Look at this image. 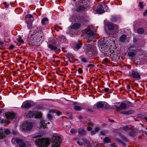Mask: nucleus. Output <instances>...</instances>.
<instances>
[{
    "label": "nucleus",
    "instance_id": "052dcab7",
    "mask_svg": "<svg viewBox=\"0 0 147 147\" xmlns=\"http://www.w3.org/2000/svg\"><path fill=\"white\" fill-rule=\"evenodd\" d=\"M109 122H113L114 121L113 120H111V119H109Z\"/></svg>",
    "mask_w": 147,
    "mask_h": 147
},
{
    "label": "nucleus",
    "instance_id": "72a5a7b5",
    "mask_svg": "<svg viewBox=\"0 0 147 147\" xmlns=\"http://www.w3.org/2000/svg\"><path fill=\"white\" fill-rule=\"evenodd\" d=\"M127 111L129 115L133 113L134 112V111L133 110H129Z\"/></svg>",
    "mask_w": 147,
    "mask_h": 147
},
{
    "label": "nucleus",
    "instance_id": "c85d7f7f",
    "mask_svg": "<svg viewBox=\"0 0 147 147\" xmlns=\"http://www.w3.org/2000/svg\"><path fill=\"white\" fill-rule=\"evenodd\" d=\"M18 37V42L21 43H23L24 42V41L22 39L21 37L20 36H19Z\"/></svg>",
    "mask_w": 147,
    "mask_h": 147
},
{
    "label": "nucleus",
    "instance_id": "603ef678",
    "mask_svg": "<svg viewBox=\"0 0 147 147\" xmlns=\"http://www.w3.org/2000/svg\"><path fill=\"white\" fill-rule=\"evenodd\" d=\"M100 134L102 135H105V132L104 131H102L100 132Z\"/></svg>",
    "mask_w": 147,
    "mask_h": 147
},
{
    "label": "nucleus",
    "instance_id": "e2e57ef3",
    "mask_svg": "<svg viewBox=\"0 0 147 147\" xmlns=\"http://www.w3.org/2000/svg\"><path fill=\"white\" fill-rule=\"evenodd\" d=\"M61 38L63 39H64V37L63 36H61Z\"/></svg>",
    "mask_w": 147,
    "mask_h": 147
},
{
    "label": "nucleus",
    "instance_id": "1a4fd4ad",
    "mask_svg": "<svg viewBox=\"0 0 147 147\" xmlns=\"http://www.w3.org/2000/svg\"><path fill=\"white\" fill-rule=\"evenodd\" d=\"M33 34L35 35V38L36 40H40L43 39V34L41 32H39L37 31H35L33 32Z\"/></svg>",
    "mask_w": 147,
    "mask_h": 147
},
{
    "label": "nucleus",
    "instance_id": "f257e3e1",
    "mask_svg": "<svg viewBox=\"0 0 147 147\" xmlns=\"http://www.w3.org/2000/svg\"><path fill=\"white\" fill-rule=\"evenodd\" d=\"M35 143L39 147H47L50 144L49 139L46 138L36 139L35 140Z\"/></svg>",
    "mask_w": 147,
    "mask_h": 147
},
{
    "label": "nucleus",
    "instance_id": "dca6fc26",
    "mask_svg": "<svg viewBox=\"0 0 147 147\" xmlns=\"http://www.w3.org/2000/svg\"><path fill=\"white\" fill-rule=\"evenodd\" d=\"M86 49L89 51H90L92 50H94L95 49V46L94 43L92 44H88L87 45Z\"/></svg>",
    "mask_w": 147,
    "mask_h": 147
},
{
    "label": "nucleus",
    "instance_id": "ea45409f",
    "mask_svg": "<svg viewBox=\"0 0 147 147\" xmlns=\"http://www.w3.org/2000/svg\"><path fill=\"white\" fill-rule=\"evenodd\" d=\"M47 117L49 120H51L52 119V117L50 114H49L47 115Z\"/></svg>",
    "mask_w": 147,
    "mask_h": 147
},
{
    "label": "nucleus",
    "instance_id": "bf43d9fd",
    "mask_svg": "<svg viewBox=\"0 0 147 147\" xmlns=\"http://www.w3.org/2000/svg\"><path fill=\"white\" fill-rule=\"evenodd\" d=\"M126 88L127 89H129L130 88V87L129 85H127L126 86Z\"/></svg>",
    "mask_w": 147,
    "mask_h": 147
},
{
    "label": "nucleus",
    "instance_id": "412c9836",
    "mask_svg": "<svg viewBox=\"0 0 147 147\" xmlns=\"http://www.w3.org/2000/svg\"><path fill=\"white\" fill-rule=\"evenodd\" d=\"M86 7L84 5H80L78 6L76 9V10L78 11L84 10Z\"/></svg>",
    "mask_w": 147,
    "mask_h": 147
},
{
    "label": "nucleus",
    "instance_id": "4c0bfd02",
    "mask_svg": "<svg viewBox=\"0 0 147 147\" xmlns=\"http://www.w3.org/2000/svg\"><path fill=\"white\" fill-rule=\"evenodd\" d=\"M82 62L85 63L86 62L88 61V59L86 58H83L81 59Z\"/></svg>",
    "mask_w": 147,
    "mask_h": 147
},
{
    "label": "nucleus",
    "instance_id": "09e8293b",
    "mask_svg": "<svg viewBox=\"0 0 147 147\" xmlns=\"http://www.w3.org/2000/svg\"><path fill=\"white\" fill-rule=\"evenodd\" d=\"M62 113L61 112H60L59 111H57L56 112V114L57 116H59L61 115Z\"/></svg>",
    "mask_w": 147,
    "mask_h": 147
},
{
    "label": "nucleus",
    "instance_id": "c9c22d12",
    "mask_svg": "<svg viewBox=\"0 0 147 147\" xmlns=\"http://www.w3.org/2000/svg\"><path fill=\"white\" fill-rule=\"evenodd\" d=\"M9 48L10 50H12L15 48V46L11 44L9 46Z\"/></svg>",
    "mask_w": 147,
    "mask_h": 147
},
{
    "label": "nucleus",
    "instance_id": "3c124183",
    "mask_svg": "<svg viewBox=\"0 0 147 147\" xmlns=\"http://www.w3.org/2000/svg\"><path fill=\"white\" fill-rule=\"evenodd\" d=\"M87 130L88 131H90L92 130V128L90 127H87Z\"/></svg>",
    "mask_w": 147,
    "mask_h": 147
},
{
    "label": "nucleus",
    "instance_id": "bb28decb",
    "mask_svg": "<svg viewBox=\"0 0 147 147\" xmlns=\"http://www.w3.org/2000/svg\"><path fill=\"white\" fill-rule=\"evenodd\" d=\"M74 109L76 111H79L81 110V107L77 105H75L74 107Z\"/></svg>",
    "mask_w": 147,
    "mask_h": 147
},
{
    "label": "nucleus",
    "instance_id": "a878e982",
    "mask_svg": "<svg viewBox=\"0 0 147 147\" xmlns=\"http://www.w3.org/2000/svg\"><path fill=\"white\" fill-rule=\"evenodd\" d=\"M82 44L81 43H77L76 45V49L77 50H78L82 47Z\"/></svg>",
    "mask_w": 147,
    "mask_h": 147
},
{
    "label": "nucleus",
    "instance_id": "774afa93",
    "mask_svg": "<svg viewBox=\"0 0 147 147\" xmlns=\"http://www.w3.org/2000/svg\"><path fill=\"white\" fill-rule=\"evenodd\" d=\"M145 134L147 136V132L145 133Z\"/></svg>",
    "mask_w": 147,
    "mask_h": 147
},
{
    "label": "nucleus",
    "instance_id": "58836bf2",
    "mask_svg": "<svg viewBox=\"0 0 147 147\" xmlns=\"http://www.w3.org/2000/svg\"><path fill=\"white\" fill-rule=\"evenodd\" d=\"M121 113L126 115H129L128 112L127 111H123L121 112Z\"/></svg>",
    "mask_w": 147,
    "mask_h": 147
},
{
    "label": "nucleus",
    "instance_id": "f3484780",
    "mask_svg": "<svg viewBox=\"0 0 147 147\" xmlns=\"http://www.w3.org/2000/svg\"><path fill=\"white\" fill-rule=\"evenodd\" d=\"M120 56L119 54H114L112 57V60L115 61H117L120 59Z\"/></svg>",
    "mask_w": 147,
    "mask_h": 147
},
{
    "label": "nucleus",
    "instance_id": "39448f33",
    "mask_svg": "<svg viewBox=\"0 0 147 147\" xmlns=\"http://www.w3.org/2000/svg\"><path fill=\"white\" fill-rule=\"evenodd\" d=\"M108 29L111 32L109 34H114L118 29V27L114 24H110L108 25Z\"/></svg>",
    "mask_w": 147,
    "mask_h": 147
},
{
    "label": "nucleus",
    "instance_id": "4d7b16f0",
    "mask_svg": "<svg viewBox=\"0 0 147 147\" xmlns=\"http://www.w3.org/2000/svg\"><path fill=\"white\" fill-rule=\"evenodd\" d=\"M41 136H40L39 135H37V136H34V137H33V138H38V137H40Z\"/></svg>",
    "mask_w": 147,
    "mask_h": 147
},
{
    "label": "nucleus",
    "instance_id": "de8ad7c7",
    "mask_svg": "<svg viewBox=\"0 0 147 147\" xmlns=\"http://www.w3.org/2000/svg\"><path fill=\"white\" fill-rule=\"evenodd\" d=\"M26 18H32V16L31 14H28L26 16Z\"/></svg>",
    "mask_w": 147,
    "mask_h": 147
},
{
    "label": "nucleus",
    "instance_id": "4468645a",
    "mask_svg": "<svg viewBox=\"0 0 147 147\" xmlns=\"http://www.w3.org/2000/svg\"><path fill=\"white\" fill-rule=\"evenodd\" d=\"M5 116L8 119H12L15 117V114L13 113L7 112L5 114Z\"/></svg>",
    "mask_w": 147,
    "mask_h": 147
},
{
    "label": "nucleus",
    "instance_id": "c03bdc74",
    "mask_svg": "<svg viewBox=\"0 0 147 147\" xmlns=\"http://www.w3.org/2000/svg\"><path fill=\"white\" fill-rule=\"evenodd\" d=\"M139 6L141 9L143 8V3L142 2H140L139 4Z\"/></svg>",
    "mask_w": 147,
    "mask_h": 147
},
{
    "label": "nucleus",
    "instance_id": "b1692460",
    "mask_svg": "<svg viewBox=\"0 0 147 147\" xmlns=\"http://www.w3.org/2000/svg\"><path fill=\"white\" fill-rule=\"evenodd\" d=\"M80 26L81 25L80 24L76 23L74 24L72 26V27L74 29H77L80 28Z\"/></svg>",
    "mask_w": 147,
    "mask_h": 147
},
{
    "label": "nucleus",
    "instance_id": "9d476101",
    "mask_svg": "<svg viewBox=\"0 0 147 147\" xmlns=\"http://www.w3.org/2000/svg\"><path fill=\"white\" fill-rule=\"evenodd\" d=\"M107 103L105 102H99L96 104L97 108H105L106 107Z\"/></svg>",
    "mask_w": 147,
    "mask_h": 147
},
{
    "label": "nucleus",
    "instance_id": "a211bd4d",
    "mask_svg": "<svg viewBox=\"0 0 147 147\" xmlns=\"http://www.w3.org/2000/svg\"><path fill=\"white\" fill-rule=\"evenodd\" d=\"M78 133L82 135H84L86 134V131L83 128H81L78 129Z\"/></svg>",
    "mask_w": 147,
    "mask_h": 147
},
{
    "label": "nucleus",
    "instance_id": "864d4df0",
    "mask_svg": "<svg viewBox=\"0 0 147 147\" xmlns=\"http://www.w3.org/2000/svg\"><path fill=\"white\" fill-rule=\"evenodd\" d=\"M91 135H93L94 134H96V131H95L92 130L91 131Z\"/></svg>",
    "mask_w": 147,
    "mask_h": 147
},
{
    "label": "nucleus",
    "instance_id": "6ab92c4d",
    "mask_svg": "<svg viewBox=\"0 0 147 147\" xmlns=\"http://www.w3.org/2000/svg\"><path fill=\"white\" fill-rule=\"evenodd\" d=\"M126 35L125 34L122 35L119 38V40L121 42H124L126 38Z\"/></svg>",
    "mask_w": 147,
    "mask_h": 147
},
{
    "label": "nucleus",
    "instance_id": "473e14b6",
    "mask_svg": "<svg viewBox=\"0 0 147 147\" xmlns=\"http://www.w3.org/2000/svg\"><path fill=\"white\" fill-rule=\"evenodd\" d=\"M5 137L4 134L0 131V139H3Z\"/></svg>",
    "mask_w": 147,
    "mask_h": 147
},
{
    "label": "nucleus",
    "instance_id": "6e6d98bb",
    "mask_svg": "<svg viewBox=\"0 0 147 147\" xmlns=\"http://www.w3.org/2000/svg\"><path fill=\"white\" fill-rule=\"evenodd\" d=\"M144 16H146L147 15V10L145 11L144 13Z\"/></svg>",
    "mask_w": 147,
    "mask_h": 147
},
{
    "label": "nucleus",
    "instance_id": "423d86ee",
    "mask_svg": "<svg viewBox=\"0 0 147 147\" xmlns=\"http://www.w3.org/2000/svg\"><path fill=\"white\" fill-rule=\"evenodd\" d=\"M15 141L19 147H26V145L22 139L19 138L13 139H12V141Z\"/></svg>",
    "mask_w": 147,
    "mask_h": 147
},
{
    "label": "nucleus",
    "instance_id": "0e129e2a",
    "mask_svg": "<svg viewBox=\"0 0 147 147\" xmlns=\"http://www.w3.org/2000/svg\"><path fill=\"white\" fill-rule=\"evenodd\" d=\"M2 24L0 22V27L2 26Z\"/></svg>",
    "mask_w": 147,
    "mask_h": 147
},
{
    "label": "nucleus",
    "instance_id": "37998d69",
    "mask_svg": "<svg viewBox=\"0 0 147 147\" xmlns=\"http://www.w3.org/2000/svg\"><path fill=\"white\" fill-rule=\"evenodd\" d=\"M121 138H122V140L124 141H128L127 138L123 136H121Z\"/></svg>",
    "mask_w": 147,
    "mask_h": 147
},
{
    "label": "nucleus",
    "instance_id": "338daca9",
    "mask_svg": "<svg viewBox=\"0 0 147 147\" xmlns=\"http://www.w3.org/2000/svg\"><path fill=\"white\" fill-rule=\"evenodd\" d=\"M121 143L124 145H125V144H124V143H123V142H121Z\"/></svg>",
    "mask_w": 147,
    "mask_h": 147
},
{
    "label": "nucleus",
    "instance_id": "393cba45",
    "mask_svg": "<svg viewBox=\"0 0 147 147\" xmlns=\"http://www.w3.org/2000/svg\"><path fill=\"white\" fill-rule=\"evenodd\" d=\"M144 32V30L143 28H140L138 29L137 30V32L140 34L143 33Z\"/></svg>",
    "mask_w": 147,
    "mask_h": 147
},
{
    "label": "nucleus",
    "instance_id": "5fc2aeb1",
    "mask_svg": "<svg viewBox=\"0 0 147 147\" xmlns=\"http://www.w3.org/2000/svg\"><path fill=\"white\" fill-rule=\"evenodd\" d=\"M111 146L113 147H117V146L115 143H113L112 144Z\"/></svg>",
    "mask_w": 147,
    "mask_h": 147
},
{
    "label": "nucleus",
    "instance_id": "ddd939ff",
    "mask_svg": "<svg viewBox=\"0 0 147 147\" xmlns=\"http://www.w3.org/2000/svg\"><path fill=\"white\" fill-rule=\"evenodd\" d=\"M32 106V104L31 102L25 101L23 103L22 107L23 108L28 109Z\"/></svg>",
    "mask_w": 147,
    "mask_h": 147
},
{
    "label": "nucleus",
    "instance_id": "f03ea898",
    "mask_svg": "<svg viewBox=\"0 0 147 147\" xmlns=\"http://www.w3.org/2000/svg\"><path fill=\"white\" fill-rule=\"evenodd\" d=\"M52 144L51 147H60L61 139L58 136H54L52 138Z\"/></svg>",
    "mask_w": 147,
    "mask_h": 147
},
{
    "label": "nucleus",
    "instance_id": "0eeeda50",
    "mask_svg": "<svg viewBox=\"0 0 147 147\" xmlns=\"http://www.w3.org/2000/svg\"><path fill=\"white\" fill-rule=\"evenodd\" d=\"M129 75L131 77L138 80H140L141 78L140 75L139 73L135 71H130Z\"/></svg>",
    "mask_w": 147,
    "mask_h": 147
},
{
    "label": "nucleus",
    "instance_id": "8fccbe9b",
    "mask_svg": "<svg viewBox=\"0 0 147 147\" xmlns=\"http://www.w3.org/2000/svg\"><path fill=\"white\" fill-rule=\"evenodd\" d=\"M109 88H105L103 90V91H105V92H108L109 91Z\"/></svg>",
    "mask_w": 147,
    "mask_h": 147
},
{
    "label": "nucleus",
    "instance_id": "e433bc0d",
    "mask_svg": "<svg viewBox=\"0 0 147 147\" xmlns=\"http://www.w3.org/2000/svg\"><path fill=\"white\" fill-rule=\"evenodd\" d=\"M70 132L72 133H75L76 132V130L75 129L72 128L71 129Z\"/></svg>",
    "mask_w": 147,
    "mask_h": 147
},
{
    "label": "nucleus",
    "instance_id": "4be33fe9",
    "mask_svg": "<svg viewBox=\"0 0 147 147\" xmlns=\"http://www.w3.org/2000/svg\"><path fill=\"white\" fill-rule=\"evenodd\" d=\"M48 47L51 50L53 51H55L57 49V47L52 44H50L48 45Z\"/></svg>",
    "mask_w": 147,
    "mask_h": 147
},
{
    "label": "nucleus",
    "instance_id": "680f3d73",
    "mask_svg": "<svg viewBox=\"0 0 147 147\" xmlns=\"http://www.w3.org/2000/svg\"><path fill=\"white\" fill-rule=\"evenodd\" d=\"M144 119L146 120V121L147 122V117H145Z\"/></svg>",
    "mask_w": 147,
    "mask_h": 147
},
{
    "label": "nucleus",
    "instance_id": "c756f323",
    "mask_svg": "<svg viewBox=\"0 0 147 147\" xmlns=\"http://www.w3.org/2000/svg\"><path fill=\"white\" fill-rule=\"evenodd\" d=\"M128 55L130 56H134L135 55V54L133 51H131L128 52Z\"/></svg>",
    "mask_w": 147,
    "mask_h": 147
},
{
    "label": "nucleus",
    "instance_id": "2f4dec72",
    "mask_svg": "<svg viewBox=\"0 0 147 147\" xmlns=\"http://www.w3.org/2000/svg\"><path fill=\"white\" fill-rule=\"evenodd\" d=\"M87 33L88 35H89L91 36H93L94 34L93 32L92 31H89L87 32Z\"/></svg>",
    "mask_w": 147,
    "mask_h": 147
},
{
    "label": "nucleus",
    "instance_id": "a18cd8bd",
    "mask_svg": "<svg viewBox=\"0 0 147 147\" xmlns=\"http://www.w3.org/2000/svg\"><path fill=\"white\" fill-rule=\"evenodd\" d=\"M78 71L79 74H81L83 72L82 69L80 68H79Z\"/></svg>",
    "mask_w": 147,
    "mask_h": 147
},
{
    "label": "nucleus",
    "instance_id": "13d9d810",
    "mask_svg": "<svg viewBox=\"0 0 147 147\" xmlns=\"http://www.w3.org/2000/svg\"><path fill=\"white\" fill-rule=\"evenodd\" d=\"M103 5H104V7H105V9H108V7L107 5H106L104 4Z\"/></svg>",
    "mask_w": 147,
    "mask_h": 147
},
{
    "label": "nucleus",
    "instance_id": "7c9ffc66",
    "mask_svg": "<svg viewBox=\"0 0 147 147\" xmlns=\"http://www.w3.org/2000/svg\"><path fill=\"white\" fill-rule=\"evenodd\" d=\"M102 62L104 63H106L109 62V59L107 58H105L103 60Z\"/></svg>",
    "mask_w": 147,
    "mask_h": 147
},
{
    "label": "nucleus",
    "instance_id": "cd10ccee",
    "mask_svg": "<svg viewBox=\"0 0 147 147\" xmlns=\"http://www.w3.org/2000/svg\"><path fill=\"white\" fill-rule=\"evenodd\" d=\"M103 141L104 142L107 143L110 142V140L108 137H106L104 138Z\"/></svg>",
    "mask_w": 147,
    "mask_h": 147
},
{
    "label": "nucleus",
    "instance_id": "69168bd1",
    "mask_svg": "<svg viewBox=\"0 0 147 147\" xmlns=\"http://www.w3.org/2000/svg\"><path fill=\"white\" fill-rule=\"evenodd\" d=\"M88 123L90 125H91V123L89 121V122H88Z\"/></svg>",
    "mask_w": 147,
    "mask_h": 147
},
{
    "label": "nucleus",
    "instance_id": "2eb2a0df",
    "mask_svg": "<svg viewBox=\"0 0 147 147\" xmlns=\"http://www.w3.org/2000/svg\"><path fill=\"white\" fill-rule=\"evenodd\" d=\"M40 127H42L43 128H45L46 127V125L47 124H49V122L47 123L46 121L45 120L41 119L40 122Z\"/></svg>",
    "mask_w": 147,
    "mask_h": 147
},
{
    "label": "nucleus",
    "instance_id": "7ed1b4c3",
    "mask_svg": "<svg viewBox=\"0 0 147 147\" xmlns=\"http://www.w3.org/2000/svg\"><path fill=\"white\" fill-rule=\"evenodd\" d=\"M99 46L100 51L106 54H109L107 55L109 56V53L111 52V51L109 50V48L107 45L104 43H100Z\"/></svg>",
    "mask_w": 147,
    "mask_h": 147
},
{
    "label": "nucleus",
    "instance_id": "49530a36",
    "mask_svg": "<svg viewBox=\"0 0 147 147\" xmlns=\"http://www.w3.org/2000/svg\"><path fill=\"white\" fill-rule=\"evenodd\" d=\"M100 130V128L99 127H96L94 128V130L96 132H98Z\"/></svg>",
    "mask_w": 147,
    "mask_h": 147
},
{
    "label": "nucleus",
    "instance_id": "5701e85b",
    "mask_svg": "<svg viewBox=\"0 0 147 147\" xmlns=\"http://www.w3.org/2000/svg\"><path fill=\"white\" fill-rule=\"evenodd\" d=\"M48 23V19L47 18H43L41 20V23L43 25H46Z\"/></svg>",
    "mask_w": 147,
    "mask_h": 147
},
{
    "label": "nucleus",
    "instance_id": "f704fd0d",
    "mask_svg": "<svg viewBox=\"0 0 147 147\" xmlns=\"http://www.w3.org/2000/svg\"><path fill=\"white\" fill-rule=\"evenodd\" d=\"M4 132L5 134L8 135L10 134V131L9 129H6L5 131Z\"/></svg>",
    "mask_w": 147,
    "mask_h": 147
},
{
    "label": "nucleus",
    "instance_id": "6e6552de",
    "mask_svg": "<svg viewBox=\"0 0 147 147\" xmlns=\"http://www.w3.org/2000/svg\"><path fill=\"white\" fill-rule=\"evenodd\" d=\"M119 103H116L117 105H115V108L117 111H120L122 110L125 109L126 107V105L125 103L122 102L120 105L119 106H117V105L119 104Z\"/></svg>",
    "mask_w": 147,
    "mask_h": 147
},
{
    "label": "nucleus",
    "instance_id": "9b49d317",
    "mask_svg": "<svg viewBox=\"0 0 147 147\" xmlns=\"http://www.w3.org/2000/svg\"><path fill=\"white\" fill-rule=\"evenodd\" d=\"M23 126L24 127V129L29 130L32 129L33 126V125L32 123L31 122H28L24 123L23 125Z\"/></svg>",
    "mask_w": 147,
    "mask_h": 147
},
{
    "label": "nucleus",
    "instance_id": "20e7f679",
    "mask_svg": "<svg viewBox=\"0 0 147 147\" xmlns=\"http://www.w3.org/2000/svg\"><path fill=\"white\" fill-rule=\"evenodd\" d=\"M41 113L37 111H30L28 112L26 116L29 117H34L35 118H40L41 117Z\"/></svg>",
    "mask_w": 147,
    "mask_h": 147
},
{
    "label": "nucleus",
    "instance_id": "f8f14e48",
    "mask_svg": "<svg viewBox=\"0 0 147 147\" xmlns=\"http://www.w3.org/2000/svg\"><path fill=\"white\" fill-rule=\"evenodd\" d=\"M89 142L87 141L86 139L82 138L79 141L77 142V143L80 146H82L85 144H88Z\"/></svg>",
    "mask_w": 147,
    "mask_h": 147
},
{
    "label": "nucleus",
    "instance_id": "79ce46f5",
    "mask_svg": "<svg viewBox=\"0 0 147 147\" xmlns=\"http://www.w3.org/2000/svg\"><path fill=\"white\" fill-rule=\"evenodd\" d=\"M94 67V65L92 64H88L87 67L90 68H92Z\"/></svg>",
    "mask_w": 147,
    "mask_h": 147
},
{
    "label": "nucleus",
    "instance_id": "aec40b11",
    "mask_svg": "<svg viewBox=\"0 0 147 147\" xmlns=\"http://www.w3.org/2000/svg\"><path fill=\"white\" fill-rule=\"evenodd\" d=\"M98 8L96 10V12L98 13L99 14H101L105 12V11L103 9L99 8L100 7H101V5H98Z\"/></svg>",
    "mask_w": 147,
    "mask_h": 147
},
{
    "label": "nucleus",
    "instance_id": "a19ab883",
    "mask_svg": "<svg viewBox=\"0 0 147 147\" xmlns=\"http://www.w3.org/2000/svg\"><path fill=\"white\" fill-rule=\"evenodd\" d=\"M129 127L128 126H124L123 127V129L124 130H127L129 129Z\"/></svg>",
    "mask_w": 147,
    "mask_h": 147
}]
</instances>
